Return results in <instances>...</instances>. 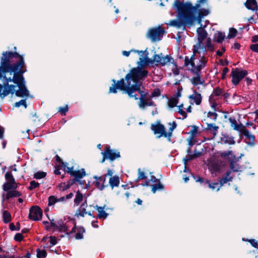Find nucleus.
Here are the masks:
<instances>
[{"mask_svg":"<svg viewBox=\"0 0 258 258\" xmlns=\"http://www.w3.org/2000/svg\"><path fill=\"white\" fill-rule=\"evenodd\" d=\"M30 185L28 188L29 189H30V190H32L33 189L38 187L39 185V183L36 182L34 180L31 181L30 183Z\"/></svg>","mask_w":258,"mask_h":258,"instance_id":"obj_54","label":"nucleus"},{"mask_svg":"<svg viewBox=\"0 0 258 258\" xmlns=\"http://www.w3.org/2000/svg\"><path fill=\"white\" fill-rule=\"evenodd\" d=\"M225 37V34L221 32H218L214 35V40L219 43H222Z\"/></svg>","mask_w":258,"mask_h":258,"instance_id":"obj_32","label":"nucleus"},{"mask_svg":"<svg viewBox=\"0 0 258 258\" xmlns=\"http://www.w3.org/2000/svg\"><path fill=\"white\" fill-rule=\"evenodd\" d=\"M219 154L222 158H224L226 159L235 158L234 156L233 155V152L232 151L221 152L219 153Z\"/></svg>","mask_w":258,"mask_h":258,"instance_id":"obj_34","label":"nucleus"},{"mask_svg":"<svg viewBox=\"0 0 258 258\" xmlns=\"http://www.w3.org/2000/svg\"><path fill=\"white\" fill-rule=\"evenodd\" d=\"M221 160L216 157L211 158L208 162V165L213 172L219 171L221 168Z\"/></svg>","mask_w":258,"mask_h":258,"instance_id":"obj_13","label":"nucleus"},{"mask_svg":"<svg viewBox=\"0 0 258 258\" xmlns=\"http://www.w3.org/2000/svg\"><path fill=\"white\" fill-rule=\"evenodd\" d=\"M83 195L80 191H78L76 193V197L74 199V203L77 205H78L83 200Z\"/></svg>","mask_w":258,"mask_h":258,"instance_id":"obj_40","label":"nucleus"},{"mask_svg":"<svg viewBox=\"0 0 258 258\" xmlns=\"http://www.w3.org/2000/svg\"><path fill=\"white\" fill-rule=\"evenodd\" d=\"M208 60V57L201 55L192 54L190 57L186 56L184 58V66L193 75L190 82L194 86H198L197 89H199V85L206 87L205 81L202 78L201 70L206 67Z\"/></svg>","mask_w":258,"mask_h":258,"instance_id":"obj_4","label":"nucleus"},{"mask_svg":"<svg viewBox=\"0 0 258 258\" xmlns=\"http://www.w3.org/2000/svg\"><path fill=\"white\" fill-rule=\"evenodd\" d=\"M139 106L141 108H144L147 106H155L156 104L151 98L149 97L140 100L139 103Z\"/></svg>","mask_w":258,"mask_h":258,"instance_id":"obj_21","label":"nucleus"},{"mask_svg":"<svg viewBox=\"0 0 258 258\" xmlns=\"http://www.w3.org/2000/svg\"><path fill=\"white\" fill-rule=\"evenodd\" d=\"M24 73L14 74L13 77H9L6 80L8 82H14L17 85L19 89L15 91V95L18 97H26L29 95V91L26 88L25 85L24 78L23 76Z\"/></svg>","mask_w":258,"mask_h":258,"instance_id":"obj_5","label":"nucleus"},{"mask_svg":"<svg viewBox=\"0 0 258 258\" xmlns=\"http://www.w3.org/2000/svg\"><path fill=\"white\" fill-rule=\"evenodd\" d=\"M203 41H199L194 46L193 54L197 55V53L201 55V53L204 54L207 51L206 47L204 46Z\"/></svg>","mask_w":258,"mask_h":258,"instance_id":"obj_17","label":"nucleus"},{"mask_svg":"<svg viewBox=\"0 0 258 258\" xmlns=\"http://www.w3.org/2000/svg\"><path fill=\"white\" fill-rule=\"evenodd\" d=\"M119 177L117 175H114L110 177L109 180L110 186L113 189L114 187H118L119 184Z\"/></svg>","mask_w":258,"mask_h":258,"instance_id":"obj_26","label":"nucleus"},{"mask_svg":"<svg viewBox=\"0 0 258 258\" xmlns=\"http://www.w3.org/2000/svg\"><path fill=\"white\" fill-rule=\"evenodd\" d=\"M207 116L208 118L213 119L214 121L217 120L218 114L215 112L209 111L207 113Z\"/></svg>","mask_w":258,"mask_h":258,"instance_id":"obj_49","label":"nucleus"},{"mask_svg":"<svg viewBox=\"0 0 258 258\" xmlns=\"http://www.w3.org/2000/svg\"><path fill=\"white\" fill-rule=\"evenodd\" d=\"M57 202L56 198L53 196H51L48 198V205H53L56 202Z\"/></svg>","mask_w":258,"mask_h":258,"instance_id":"obj_52","label":"nucleus"},{"mask_svg":"<svg viewBox=\"0 0 258 258\" xmlns=\"http://www.w3.org/2000/svg\"><path fill=\"white\" fill-rule=\"evenodd\" d=\"M205 47L207 51L209 50L210 51H213L214 50V46L211 43V39L209 37L206 39V44Z\"/></svg>","mask_w":258,"mask_h":258,"instance_id":"obj_41","label":"nucleus"},{"mask_svg":"<svg viewBox=\"0 0 258 258\" xmlns=\"http://www.w3.org/2000/svg\"><path fill=\"white\" fill-rule=\"evenodd\" d=\"M69 107L67 105H65L63 107H60L58 108V112L61 115H66V113L68 111Z\"/></svg>","mask_w":258,"mask_h":258,"instance_id":"obj_48","label":"nucleus"},{"mask_svg":"<svg viewBox=\"0 0 258 258\" xmlns=\"http://www.w3.org/2000/svg\"><path fill=\"white\" fill-rule=\"evenodd\" d=\"M240 135H243L245 137L246 143L250 146H253L255 144V137L253 135L251 134L245 127L240 133Z\"/></svg>","mask_w":258,"mask_h":258,"instance_id":"obj_14","label":"nucleus"},{"mask_svg":"<svg viewBox=\"0 0 258 258\" xmlns=\"http://www.w3.org/2000/svg\"><path fill=\"white\" fill-rule=\"evenodd\" d=\"M246 7L252 11L257 10V4L255 0H247L245 3Z\"/></svg>","mask_w":258,"mask_h":258,"instance_id":"obj_27","label":"nucleus"},{"mask_svg":"<svg viewBox=\"0 0 258 258\" xmlns=\"http://www.w3.org/2000/svg\"><path fill=\"white\" fill-rule=\"evenodd\" d=\"M23 236L21 233H17L14 237V239L17 241H21L22 240Z\"/></svg>","mask_w":258,"mask_h":258,"instance_id":"obj_60","label":"nucleus"},{"mask_svg":"<svg viewBox=\"0 0 258 258\" xmlns=\"http://www.w3.org/2000/svg\"><path fill=\"white\" fill-rule=\"evenodd\" d=\"M94 178L95 179V181L94 182L95 186L100 190H102L105 187L107 186V184H105V176H94Z\"/></svg>","mask_w":258,"mask_h":258,"instance_id":"obj_15","label":"nucleus"},{"mask_svg":"<svg viewBox=\"0 0 258 258\" xmlns=\"http://www.w3.org/2000/svg\"><path fill=\"white\" fill-rule=\"evenodd\" d=\"M223 93L224 91L222 89L218 87L214 90L213 92L209 97H210L211 100L212 99V98H217V97L223 95Z\"/></svg>","mask_w":258,"mask_h":258,"instance_id":"obj_31","label":"nucleus"},{"mask_svg":"<svg viewBox=\"0 0 258 258\" xmlns=\"http://www.w3.org/2000/svg\"><path fill=\"white\" fill-rule=\"evenodd\" d=\"M86 175L85 170L82 169L81 170H75L71 172V175L75 177L77 179H81L85 176Z\"/></svg>","mask_w":258,"mask_h":258,"instance_id":"obj_30","label":"nucleus"},{"mask_svg":"<svg viewBox=\"0 0 258 258\" xmlns=\"http://www.w3.org/2000/svg\"><path fill=\"white\" fill-rule=\"evenodd\" d=\"M105 206H104L103 207L96 206L94 207L95 209L98 212L97 215V217L98 218L105 219L107 217L108 214L105 211Z\"/></svg>","mask_w":258,"mask_h":258,"instance_id":"obj_23","label":"nucleus"},{"mask_svg":"<svg viewBox=\"0 0 258 258\" xmlns=\"http://www.w3.org/2000/svg\"><path fill=\"white\" fill-rule=\"evenodd\" d=\"M217 98H212V99H210V97H209V100L211 105L212 108L215 109L217 106V103L216 102Z\"/></svg>","mask_w":258,"mask_h":258,"instance_id":"obj_59","label":"nucleus"},{"mask_svg":"<svg viewBox=\"0 0 258 258\" xmlns=\"http://www.w3.org/2000/svg\"><path fill=\"white\" fill-rule=\"evenodd\" d=\"M56 228L57 229H58L61 232H67V233H69L68 232V227L66 225L63 224L62 222L60 221L57 222V224Z\"/></svg>","mask_w":258,"mask_h":258,"instance_id":"obj_38","label":"nucleus"},{"mask_svg":"<svg viewBox=\"0 0 258 258\" xmlns=\"http://www.w3.org/2000/svg\"><path fill=\"white\" fill-rule=\"evenodd\" d=\"M208 130H209L212 132L214 137H215L217 135L218 130L219 129V126L216 125L213 123H207V128Z\"/></svg>","mask_w":258,"mask_h":258,"instance_id":"obj_29","label":"nucleus"},{"mask_svg":"<svg viewBox=\"0 0 258 258\" xmlns=\"http://www.w3.org/2000/svg\"><path fill=\"white\" fill-rule=\"evenodd\" d=\"M147 178V176L145 173L142 171L140 169H138V179H145Z\"/></svg>","mask_w":258,"mask_h":258,"instance_id":"obj_57","label":"nucleus"},{"mask_svg":"<svg viewBox=\"0 0 258 258\" xmlns=\"http://www.w3.org/2000/svg\"><path fill=\"white\" fill-rule=\"evenodd\" d=\"M3 221L5 223L10 222L12 220L11 215L9 212L6 210L3 212Z\"/></svg>","mask_w":258,"mask_h":258,"instance_id":"obj_35","label":"nucleus"},{"mask_svg":"<svg viewBox=\"0 0 258 258\" xmlns=\"http://www.w3.org/2000/svg\"><path fill=\"white\" fill-rule=\"evenodd\" d=\"M148 71L145 69L137 67L132 69L126 75L124 79L116 81L113 80V84L109 88V93H116L117 89L123 91L129 97H134L136 100L138 99V95L134 94L138 92L140 95V100L145 99L146 94L141 90L142 82L147 77Z\"/></svg>","mask_w":258,"mask_h":258,"instance_id":"obj_1","label":"nucleus"},{"mask_svg":"<svg viewBox=\"0 0 258 258\" xmlns=\"http://www.w3.org/2000/svg\"><path fill=\"white\" fill-rule=\"evenodd\" d=\"M231 171L228 170L226 171L225 174L219 180L220 186H218L217 191L219 190L220 188L225 183L229 181H232L233 180V176H231Z\"/></svg>","mask_w":258,"mask_h":258,"instance_id":"obj_16","label":"nucleus"},{"mask_svg":"<svg viewBox=\"0 0 258 258\" xmlns=\"http://www.w3.org/2000/svg\"><path fill=\"white\" fill-rule=\"evenodd\" d=\"M146 62L151 64H155L156 66H164L168 64V63L174 61L173 58L169 55H163L162 53L155 54L152 59H146Z\"/></svg>","mask_w":258,"mask_h":258,"instance_id":"obj_6","label":"nucleus"},{"mask_svg":"<svg viewBox=\"0 0 258 258\" xmlns=\"http://www.w3.org/2000/svg\"><path fill=\"white\" fill-rule=\"evenodd\" d=\"M87 212L86 211V209H82L80 208L78 209L76 212L75 216L79 217H84L86 214H87Z\"/></svg>","mask_w":258,"mask_h":258,"instance_id":"obj_42","label":"nucleus"},{"mask_svg":"<svg viewBox=\"0 0 258 258\" xmlns=\"http://www.w3.org/2000/svg\"><path fill=\"white\" fill-rule=\"evenodd\" d=\"M250 48L253 51L258 53V44L251 45Z\"/></svg>","mask_w":258,"mask_h":258,"instance_id":"obj_63","label":"nucleus"},{"mask_svg":"<svg viewBox=\"0 0 258 258\" xmlns=\"http://www.w3.org/2000/svg\"><path fill=\"white\" fill-rule=\"evenodd\" d=\"M17 225H19V227L18 228H16V226L14 224V223H11L9 225V227H10V229L12 230V231H14V230H19L20 229V224L19 222H18L17 223Z\"/></svg>","mask_w":258,"mask_h":258,"instance_id":"obj_58","label":"nucleus"},{"mask_svg":"<svg viewBox=\"0 0 258 258\" xmlns=\"http://www.w3.org/2000/svg\"><path fill=\"white\" fill-rule=\"evenodd\" d=\"M46 175V173L43 171H39L36 172L34 175V177L36 179H41L45 177Z\"/></svg>","mask_w":258,"mask_h":258,"instance_id":"obj_47","label":"nucleus"},{"mask_svg":"<svg viewBox=\"0 0 258 258\" xmlns=\"http://www.w3.org/2000/svg\"><path fill=\"white\" fill-rule=\"evenodd\" d=\"M16 182H6L3 185V189L5 191H9L12 189H16L18 185Z\"/></svg>","mask_w":258,"mask_h":258,"instance_id":"obj_24","label":"nucleus"},{"mask_svg":"<svg viewBox=\"0 0 258 258\" xmlns=\"http://www.w3.org/2000/svg\"><path fill=\"white\" fill-rule=\"evenodd\" d=\"M161 95L160 90L159 89H156L151 93L150 96V98L152 100V98L155 97H158Z\"/></svg>","mask_w":258,"mask_h":258,"instance_id":"obj_50","label":"nucleus"},{"mask_svg":"<svg viewBox=\"0 0 258 258\" xmlns=\"http://www.w3.org/2000/svg\"><path fill=\"white\" fill-rule=\"evenodd\" d=\"M198 33V41H203L207 37L208 34L204 28L199 27L197 30Z\"/></svg>","mask_w":258,"mask_h":258,"instance_id":"obj_25","label":"nucleus"},{"mask_svg":"<svg viewBox=\"0 0 258 258\" xmlns=\"http://www.w3.org/2000/svg\"><path fill=\"white\" fill-rule=\"evenodd\" d=\"M194 138L195 137H190L187 139L188 144L190 147L192 146L195 143V141H194Z\"/></svg>","mask_w":258,"mask_h":258,"instance_id":"obj_62","label":"nucleus"},{"mask_svg":"<svg viewBox=\"0 0 258 258\" xmlns=\"http://www.w3.org/2000/svg\"><path fill=\"white\" fill-rule=\"evenodd\" d=\"M101 154L103 155V158L101 161V163H103L106 159L113 161L120 157L119 151L110 149V147L108 146L105 147L104 151L102 152Z\"/></svg>","mask_w":258,"mask_h":258,"instance_id":"obj_8","label":"nucleus"},{"mask_svg":"<svg viewBox=\"0 0 258 258\" xmlns=\"http://www.w3.org/2000/svg\"><path fill=\"white\" fill-rule=\"evenodd\" d=\"M75 237L76 239H81L83 238V233L85 232V229L82 227H80L78 228H76L75 226L72 228V230L68 233V234H70L71 233L76 232Z\"/></svg>","mask_w":258,"mask_h":258,"instance_id":"obj_19","label":"nucleus"},{"mask_svg":"<svg viewBox=\"0 0 258 258\" xmlns=\"http://www.w3.org/2000/svg\"><path fill=\"white\" fill-rule=\"evenodd\" d=\"M175 7L181 21L176 20L170 21V25L180 28L184 24L192 25L195 22L201 24L203 17L208 15L210 11L209 9L203 8L200 4L194 6L189 3H183L176 1Z\"/></svg>","mask_w":258,"mask_h":258,"instance_id":"obj_2","label":"nucleus"},{"mask_svg":"<svg viewBox=\"0 0 258 258\" xmlns=\"http://www.w3.org/2000/svg\"><path fill=\"white\" fill-rule=\"evenodd\" d=\"M5 178L7 182H16L11 172H6L5 174Z\"/></svg>","mask_w":258,"mask_h":258,"instance_id":"obj_46","label":"nucleus"},{"mask_svg":"<svg viewBox=\"0 0 258 258\" xmlns=\"http://www.w3.org/2000/svg\"><path fill=\"white\" fill-rule=\"evenodd\" d=\"M247 75V71L246 70H241L238 68L232 69L231 73L232 83L234 85H237Z\"/></svg>","mask_w":258,"mask_h":258,"instance_id":"obj_11","label":"nucleus"},{"mask_svg":"<svg viewBox=\"0 0 258 258\" xmlns=\"http://www.w3.org/2000/svg\"><path fill=\"white\" fill-rule=\"evenodd\" d=\"M165 31L161 26L151 28L147 33V37L152 42L160 41L162 38Z\"/></svg>","mask_w":258,"mask_h":258,"instance_id":"obj_7","label":"nucleus"},{"mask_svg":"<svg viewBox=\"0 0 258 258\" xmlns=\"http://www.w3.org/2000/svg\"><path fill=\"white\" fill-rule=\"evenodd\" d=\"M27 71L23 56L16 52L6 51L2 53L1 59L0 79L9 78L14 74L24 73Z\"/></svg>","mask_w":258,"mask_h":258,"instance_id":"obj_3","label":"nucleus"},{"mask_svg":"<svg viewBox=\"0 0 258 258\" xmlns=\"http://www.w3.org/2000/svg\"><path fill=\"white\" fill-rule=\"evenodd\" d=\"M164 185L161 184L160 181H158L157 183H154L151 185L152 191L155 193L157 190H162L164 189Z\"/></svg>","mask_w":258,"mask_h":258,"instance_id":"obj_33","label":"nucleus"},{"mask_svg":"<svg viewBox=\"0 0 258 258\" xmlns=\"http://www.w3.org/2000/svg\"><path fill=\"white\" fill-rule=\"evenodd\" d=\"M237 33V31L236 29L233 28H231L229 29V33L227 36V38L229 39H231L234 38L236 36Z\"/></svg>","mask_w":258,"mask_h":258,"instance_id":"obj_44","label":"nucleus"},{"mask_svg":"<svg viewBox=\"0 0 258 258\" xmlns=\"http://www.w3.org/2000/svg\"><path fill=\"white\" fill-rule=\"evenodd\" d=\"M205 183L208 185L209 188L213 190L216 189L217 190V187L220 186L219 182L211 183L209 180H205Z\"/></svg>","mask_w":258,"mask_h":258,"instance_id":"obj_39","label":"nucleus"},{"mask_svg":"<svg viewBox=\"0 0 258 258\" xmlns=\"http://www.w3.org/2000/svg\"><path fill=\"white\" fill-rule=\"evenodd\" d=\"M47 253L45 250L37 249V257L45 258L46 256Z\"/></svg>","mask_w":258,"mask_h":258,"instance_id":"obj_45","label":"nucleus"},{"mask_svg":"<svg viewBox=\"0 0 258 258\" xmlns=\"http://www.w3.org/2000/svg\"><path fill=\"white\" fill-rule=\"evenodd\" d=\"M199 127L196 125L191 126V128L189 134L190 135V137H195L198 133Z\"/></svg>","mask_w":258,"mask_h":258,"instance_id":"obj_43","label":"nucleus"},{"mask_svg":"<svg viewBox=\"0 0 258 258\" xmlns=\"http://www.w3.org/2000/svg\"><path fill=\"white\" fill-rule=\"evenodd\" d=\"M171 63H172L174 67V68L172 69L173 74L175 76L179 75V70L177 68V66L176 63L174 62V61H172Z\"/></svg>","mask_w":258,"mask_h":258,"instance_id":"obj_55","label":"nucleus"},{"mask_svg":"<svg viewBox=\"0 0 258 258\" xmlns=\"http://www.w3.org/2000/svg\"><path fill=\"white\" fill-rule=\"evenodd\" d=\"M23 105L26 108H27V104L26 100L22 99L19 102H17L15 103L14 106L16 107H19L20 106Z\"/></svg>","mask_w":258,"mask_h":258,"instance_id":"obj_51","label":"nucleus"},{"mask_svg":"<svg viewBox=\"0 0 258 258\" xmlns=\"http://www.w3.org/2000/svg\"><path fill=\"white\" fill-rule=\"evenodd\" d=\"M189 98L192 100L196 105H199L201 103L202 97L201 94L195 90L194 91V93L189 96Z\"/></svg>","mask_w":258,"mask_h":258,"instance_id":"obj_22","label":"nucleus"},{"mask_svg":"<svg viewBox=\"0 0 258 258\" xmlns=\"http://www.w3.org/2000/svg\"><path fill=\"white\" fill-rule=\"evenodd\" d=\"M21 196V193L15 189L11 190L7 192L6 195L3 194V203L5 200H9L10 198L14 197H19Z\"/></svg>","mask_w":258,"mask_h":258,"instance_id":"obj_20","label":"nucleus"},{"mask_svg":"<svg viewBox=\"0 0 258 258\" xmlns=\"http://www.w3.org/2000/svg\"><path fill=\"white\" fill-rule=\"evenodd\" d=\"M151 129L155 135H157L158 138L164 136L165 138H170L171 133L166 132L164 125L161 124L159 120H157L155 123L151 125Z\"/></svg>","mask_w":258,"mask_h":258,"instance_id":"obj_9","label":"nucleus"},{"mask_svg":"<svg viewBox=\"0 0 258 258\" xmlns=\"http://www.w3.org/2000/svg\"><path fill=\"white\" fill-rule=\"evenodd\" d=\"M169 124L170 125V127L169 128L168 133H171V134H170V137H171L172 135V132L176 127L177 124L175 121H173L172 123H169Z\"/></svg>","mask_w":258,"mask_h":258,"instance_id":"obj_56","label":"nucleus"},{"mask_svg":"<svg viewBox=\"0 0 258 258\" xmlns=\"http://www.w3.org/2000/svg\"><path fill=\"white\" fill-rule=\"evenodd\" d=\"M221 141L224 144L234 145L235 144L234 138L228 135H224L221 138Z\"/></svg>","mask_w":258,"mask_h":258,"instance_id":"obj_28","label":"nucleus"},{"mask_svg":"<svg viewBox=\"0 0 258 258\" xmlns=\"http://www.w3.org/2000/svg\"><path fill=\"white\" fill-rule=\"evenodd\" d=\"M1 79L4 81V85H2L0 83V96L2 98H4L10 93L13 94L15 92L16 86L14 85H9V82L7 83L4 78H2Z\"/></svg>","mask_w":258,"mask_h":258,"instance_id":"obj_10","label":"nucleus"},{"mask_svg":"<svg viewBox=\"0 0 258 258\" xmlns=\"http://www.w3.org/2000/svg\"><path fill=\"white\" fill-rule=\"evenodd\" d=\"M228 120L231 124V127L239 133L245 127L242 123L238 124L234 117H229Z\"/></svg>","mask_w":258,"mask_h":258,"instance_id":"obj_18","label":"nucleus"},{"mask_svg":"<svg viewBox=\"0 0 258 258\" xmlns=\"http://www.w3.org/2000/svg\"><path fill=\"white\" fill-rule=\"evenodd\" d=\"M194 179H195L196 182L202 183H205V181L203 177H200V176H195L194 177Z\"/></svg>","mask_w":258,"mask_h":258,"instance_id":"obj_64","label":"nucleus"},{"mask_svg":"<svg viewBox=\"0 0 258 258\" xmlns=\"http://www.w3.org/2000/svg\"><path fill=\"white\" fill-rule=\"evenodd\" d=\"M56 228L57 229H58L61 232H67V233H69L68 232V227L66 225L63 224L62 222L60 221L57 222V224Z\"/></svg>","mask_w":258,"mask_h":258,"instance_id":"obj_37","label":"nucleus"},{"mask_svg":"<svg viewBox=\"0 0 258 258\" xmlns=\"http://www.w3.org/2000/svg\"><path fill=\"white\" fill-rule=\"evenodd\" d=\"M230 167L231 169H232L234 172H237L239 170L238 165L234 162H231L230 163Z\"/></svg>","mask_w":258,"mask_h":258,"instance_id":"obj_53","label":"nucleus"},{"mask_svg":"<svg viewBox=\"0 0 258 258\" xmlns=\"http://www.w3.org/2000/svg\"><path fill=\"white\" fill-rule=\"evenodd\" d=\"M178 102L177 97H171L168 101V105L169 107L173 108L177 106Z\"/></svg>","mask_w":258,"mask_h":258,"instance_id":"obj_36","label":"nucleus"},{"mask_svg":"<svg viewBox=\"0 0 258 258\" xmlns=\"http://www.w3.org/2000/svg\"><path fill=\"white\" fill-rule=\"evenodd\" d=\"M202 155V153L199 151H195L194 153L191 154V158L195 159L196 158L199 157Z\"/></svg>","mask_w":258,"mask_h":258,"instance_id":"obj_61","label":"nucleus"},{"mask_svg":"<svg viewBox=\"0 0 258 258\" xmlns=\"http://www.w3.org/2000/svg\"><path fill=\"white\" fill-rule=\"evenodd\" d=\"M42 211L37 206H32L29 209V218L33 221H38L41 219Z\"/></svg>","mask_w":258,"mask_h":258,"instance_id":"obj_12","label":"nucleus"}]
</instances>
